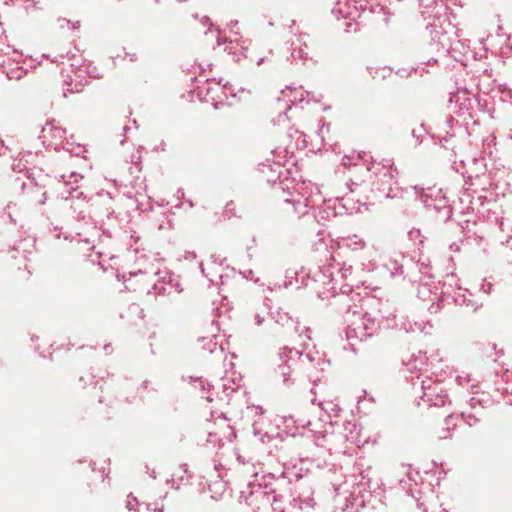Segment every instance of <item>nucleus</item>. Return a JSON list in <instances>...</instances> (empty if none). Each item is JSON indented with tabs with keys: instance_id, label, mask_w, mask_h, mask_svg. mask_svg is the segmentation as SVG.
Wrapping results in <instances>:
<instances>
[{
	"instance_id": "obj_1",
	"label": "nucleus",
	"mask_w": 512,
	"mask_h": 512,
	"mask_svg": "<svg viewBox=\"0 0 512 512\" xmlns=\"http://www.w3.org/2000/svg\"><path fill=\"white\" fill-rule=\"evenodd\" d=\"M158 512H163V509H162V508H161V509H159V510H158Z\"/></svg>"
}]
</instances>
